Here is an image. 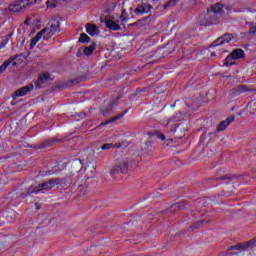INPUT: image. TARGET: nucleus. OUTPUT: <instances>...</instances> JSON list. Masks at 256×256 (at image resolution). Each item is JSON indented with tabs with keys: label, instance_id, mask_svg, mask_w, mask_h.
Returning <instances> with one entry per match:
<instances>
[{
	"label": "nucleus",
	"instance_id": "4468645a",
	"mask_svg": "<svg viewBox=\"0 0 256 256\" xmlns=\"http://www.w3.org/2000/svg\"><path fill=\"white\" fill-rule=\"evenodd\" d=\"M86 32L88 35H91L92 37L95 35H99V28L95 24H86Z\"/></svg>",
	"mask_w": 256,
	"mask_h": 256
},
{
	"label": "nucleus",
	"instance_id": "7ed1b4c3",
	"mask_svg": "<svg viewBox=\"0 0 256 256\" xmlns=\"http://www.w3.org/2000/svg\"><path fill=\"white\" fill-rule=\"evenodd\" d=\"M187 131H189V126L187 124V122H182L179 125H177L174 129V137L176 139H183V137H185V133H187Z\"/></svg>",
	"mask_w": 256,
	"mask_h": 256
},
{
	"label": "nucleus",
	"instance_id": "b1692460",
	"mask_svg": "<svg viewBox=\"0 0 256 256\" xmlns=\"http://www.w3.org/2000/svg\"><path fill=\"white\" fill-rule=\"evenodd\" d=\"M124 115L125 113H122L120 115L112 117L110 120L103 122L102 125H109V123H113V121H118V119H121V117H123Z\"/></svg>",
	"mask_w": 256,
	"mask_h": 256
},
{
	"label": "nucleus",
	"instance_id": "a19ab883",
	"mask_svg": "<svg viewBox=\"0 0 256 256\" xmlns=\"http://www.w3.org/2000/svg\"><path fill=\"white\" fill-rule=\"evenodd\" d=\"M115 105H117V103L112 102V103L110 104V106H109V109H113V107H115Z\"/></svg>",
	"mask_w": 256,
	"mask_h": 256
},
{
	"label": "nucleus",
	"instance_id": "4c0bfd02",
	"mask_svg": "<svg viewBox=\"0 0 256 256\" xmlns=\"http://www.w3.org/2000/svg\"><path fill=\"white\" fill-rule=\"evenodd\" d=\"M240 249H249V242L240 244Z\"/></svg>",
	"mask_w": 256,
	"mask_h": 256
},
{
	"label": "nucleus",
	"instance_id": "72a5a7b5",
	"mask_svg": "<svg viewBox=\"0 0 256 256\" xmlns=\"http://www.w3.org/2000/svg\"><path fill=\"white\" fill-rule=\"evenodd\" d=\"M248 247H249V249H255V247H256V240H250L248 242Z\"/></svg>",
	"mask_w": 256,
	"mask_h": 256
},
{
	"label": "nucleus",
	"instance_id": "f3484780",
	"mask_svg": "<svg viewBox=\"0 0 256 256\" xmlns=\"http://www.w3.org/2000/svg\"><path fill=\"white\" fill-rule=\"evenodd\" d=\"M42 37H43V39H45V34L41 30L40 32H38L36 34V36L34 38H32L31 43H30V49H33V47H35V45H37V43H39V41L41 40Z\"/></svg>",
	"mask_w": 256,
	"mask_h": 256
},
{
	"label": "nucleus",
	"instance_id": "39448f33",
	"mask_svg": "<svg viewBox=\"0 0 256 256\" xmlns=\"http://www.w3.org/2000/svg\"><path fill=\"white\" fill-rule=\"evenodd\" d=\"M39 191H51V187L49 185V181H43L41 184H38L35 187L28 188V195H31L33 193H39Z\"/></svg>",
	"mask_w": 256,
	"mask_h": 256
},
{
	"label": "nucleus",
	"instance_id": "9b49d317",
	"mask_svg": "<svg viewBox=\"0 0 256 256\" xmlns=\"http://www.w3.org/2000/svg\"><path fill=\"white\" fill-rule=\"evenodd\" d=\"M71 182L66 178H52L48 180V184L50 185V189L57 185H69Z\"/></svg>",
	"mask_w": 256,
	"mask_h": 256
},
{
	"label": "nucleus",
	"instance_id": "a18cd8bd",
	"mask_svg": "<svg viewBox=\"0 0 256 256\" xmlns=\"http://www.w3.org/2000/svg\"><path fill=\"white\" fill-rule=\"evenodd\" d=\"M215 55H217L215 52H212V53H211V56H212V57H215Z\"/></svg>",
	"mask_w": 256,
	"mask_h": 256
},
{
	"label": "nucleus",
	"instance_id": "a878e982",
	"mask_svg": "<svg viewBox=\"0 0 256 256\" xmlns=\"http://www.w3.org/2000/svg\"><path fill=\"white\" fill-rule=\"evenodd\" d=\"M40 1L41 0H22V3H24L25 7H29V5L39 3Z\"/></svg>",
	"mask_w": 256,
	"mask_h": 256
},
{
	"label": "nucleus",
	"instance_id": "473e14b6",
	"mask_svg": "<svg viewBox=\"0 0 256 256\" xmlns=\"http://www.w3.org/2000/svg\"><path fill=\"white\" fill-rule=\"evenodd\" d=\"M47 7H52L53 9L57 7V4L55 3L54 0H48L46 1Z\"/></svg>",
	"mask_w": 256,
	"mask_h": 256
},
{
	"label": "nucleus",
	"instance_id": "bb28decb",
	"mask_svg": "<svg viewBox=\"0 0 256 256\" xmlns=\"http://www.w3.org/2000/svg\"><path fill=\"white\" fill-rule=\"evenodd\" d=\"M11 37V34H9L6 38L2 39L0 41V49H3L7 43H9V38Z\"/></svg>",
	"mask_w": 256,
	"mask_h": 256
},
{
	"label": "nucleus",
	"instance_id": "c9c22d12",
	"mask_svg": "<svg viewBox=\"0 0 256 256\" xmlns=\"http://www.w3.org/2000/svg\"><path fill=\"white\" fill-rule=\"evenodd\" d=\"M17 59V56H14L13 58H10L9 61H11L10 65H12V67H16L17 66V62H14Z\"/></svg>",
	"mask_w": 256,
	"mask_h": 256
},
{
	"label": "nucleus",
	"instance_id": "79ce46f5",
	"mask_svg": "<svg viewBox=\"0 0 256 256\" xmlns=\"http://www.w3.org/2000/svg\"><path fill=\"white\" fill-rule=\"evenodd\" d=\"M31 21V19L30 18H27L25 21H24V24L25 25H29V22Z\"/></svg>",
	"mask_w": 256,
	"mask_h": 256
},
{
	"label": "nucleus",
	"instance_id": "58836bf2",
	"mask_svg": "<svg viewBox=\"0 0 256 256\" xmlns=\"http://www.w3.org/2000/svg\"><path fill=\"white\" fill-rule=\"evenodd\" d=\"M158 139H161V141H165V135L163 134H157Z\"/></svg>",
	"mask_w": 256,
	"mask_h": 256
},
{
	"label": "nucleus",
	"instance_id": "e433bc0d",
	"mask_svg": "<svg viewBox=\"0 0 256 256\" xmlns=\"http://www.w3.org/2000/svg\"><path fill=\"white\" fill-rule=\"evenodd\" d=\"M239 249H241V245L240 244H237L235 246H231L230 247L231 251H239Z\"/></svg>",
	"mask_w": 256,
	"mask_h": 256
},
{
	"label": "nucleus",
	"instance_id": "4be33fe9",
	"mask_svg": "<svg viewBox=\"0 0 256 256\" xmlns=\"http://www.w3.org/2000/svg\"><path fill=\"white\" fill-rule=\"evenodd\" d=\"M236 61L237 60L230 54L224 60V65H226V66L235 65Z\"/></svg>",
	"mask_w": 256,
	"mask_h": 256
},
{
	"label": "nucleus",
	"instance_id": "20e7f679",
	"mask_svg": "<svg viewBox=\"0 0 256 256\" xmlns=\"http://www.w3.org/2000/svg\"><path fill=\"white\" fill-rule=\"evenodd\" d=\"M198 21H199V24L203 25V26L217 25V23H219V18L209 16L207 14L206 15L202 14V15L199 16Z\"/></svg>",
	"mask_w": 256,
	"mask_h": 256
},
{
	"label": "nucleus",
	"instance_id": "2eb2a0df",
	"mask_svg": "<svg viewBox=\"0 0 256 256\" xmlns=\"http://www.w3.org/2000/svg\"><path fill=\"white\" fill-rule=\"evenodd\" d=\"M119 21L115 22L113 20H106L105 25L108 27V29H111V31H119L121 29V26L118 24Z\"/></svg>",
	"mask_w": 256,
	"mask_h": 256
},
{
	"label": "nucleus",
	"instance_id": "37998d69",
	"mask_svg": "<svg viewBox=\"0 0 256 256\" xmlns=\"http://www.w3.org/2000/svg\"><path fill=\"white\" fill-rule=\"evenodd\" d=\"M35 205H36V209H40L41 206L39 205V203H36Z\"/></svg>",
	"mask_w": 256,
	"mask_h": 256
},
{
	"label": "nucleus",
	"instance_id": "f03ea898",
	"mask_svg": "<svg viewBox=\"0 0 256 256\" xmlns=\"http://www.w3.org/2000/svg\"><path fill=\"white\" fill-rule=\"evenodd\" d=\"M129 171V160L127 158H121L116 160L112 169L110 170L111 177H115V175H120V173H127Z\"/></svg>",
	"mask_w": 256,
	"mask_h": 256
},
{
	"label": "nucleus",
	"instance_id": "7c9ffc66",
	"mask_svg": "<svg viewBox=\"0 0 256 256\" xmlns=\"http://www.w3.org/2000/svg\"><path fill=\"white\" fill-rule=\"evenodd\" d=\"M113 147H114L113 143H106V144L101 146V149H102V151H107V150H109V149H111Z\"/></svg>",
	"mask_w": 256,
	"mask_h": 256
},
{
	"label": "nucleus",
	"instance_id": "a211bd4d",
	"mask_svg": "<svg viewBox=\"0 0 256 256\" xmlns=\"http://www.w3.org/2000/svg\"><path fill=\"white\" fill-rule=\"evenodd\" d=\"M185 208V203L180 202V203H174L171 205L169 208V213H177V211H181V209Z\"/></svg>",
	"mask_w": 256,
	"mask_h": 256
},
{
	"label": "nucleus",
	"instance_id": "ddd939ff",
	"mask_svg": "<svg viewBox=\"0 0 256 256\" xmlns=\"http://www.w3.org/2000/svg\"><path fill=\"white\" fill-rule=\"evenodd\" d=\"M26 6L23 2V0H20L14 4H11L9 6V11H11L12 13H19V11H22V9H25Z\"/></svg>",
	"mask_w": 256,
	"mask_h": 256
},
{
	"label": "nucleus",
	"instance_id": "f704fd0d",
	"mask_svg": "<svg viewBox=\"0 0 256 256\" xmlns=\"http://www.w3.org/2000/svg\"><path fill=\"white\" fill-rule=\"evenodd\" d=\"M203 223H205V221L201 220V221H198L196 224H194L192 226L193 229H199V227H201V225H203Z\"/></svg>",
	"mask_w": 256,
	"mask_h": 256
},
{
	"label": "nucleus",
	"instance_id": "2f4dec72",
	"mask_svg": "<svg viewBox=\"0 0 256 256\" xmlns=\"http://www.w3.org/2000/svg\"><path fill=\"white\" fill-rule=\"evenodd\" d=\"M249 35H255L256 33V24H250V29L248 31Z\"/></svg>",
	"mask_w": 256,
	"mask_h": 256
},
{
	"label": "nucleus",
	"instance_id": "412c9836",
	"mask_svg": "<svg viewBox=\"0 0 256 256\" xmlns=\"http://www.w3.org/2000/svg\"><path fill=\"white\" fill-rule=\"evenodd\" d=\"M96 48H97V44L92 43L90 46L84 48V55L86 56L92 55Z\"/></svg>",
	"mask_w": 256,
	"mask_h": 256
},
{
	"label": "nucleus",
	"instance_id": "c756f323",
	"mask_svg": "<svg viewBox=\"0 0 256 256\" xmlns=\"http://www.w3.org/2000/svg\"><path fill=\"white\" fill-rule=\"evenodd\" d=\"M149 19H151V15L145 17V18L142 19V20H138L137 22H135V23H133V24H131V25H132V27H135V26H137V25H141V23H143V22H145V21H148Z\"/></svg>",
	"mask_w": 256,
	"mask_h": 256
},
{
	"label": "nucleus",
	"instance_id": "393cba45",
	"mask_svg": "<svg viewBox=\"0 0 256 256\" xmlns=\"http://www.w3.org/2000/svg\"><path fill=\"white\" fill-rule=\"evenodd\" d=\"M11 65V61L10 60H6L1 66H0V75L2 73H5V71L7 70V66Z\"/></svg>",
	"mask_w": 256,
	"mask_h": 256
},
{
	"label": "nucleus",
	"instance_id": "0eeeda50",
	"mask_svg": "<svg viewBox=\"0 0 256 256\" xmlns=\"http://www.w3.org/2000/svg\"><path fill=\"white\" fill-rule=\"evenodd\" d=\"M223 7H225L222 3H216L210 7V10H207L208 17H217L215 15H221L223 13Z\"/></svg>",
	"mask_w": 256,
	"mask_h": 256
},
{
	"label": "nucleus",
	"instance_id": "49530a36",
	"mask_svg": "<svg viewBox=\"0 0 256 256\" xmlns=\"http://www.w3.org/2000/svg\"><path fill=\"white\" fill-rule=\"evenodd\" d=\"M44 147H45V144H42V146L39 147V149H44Z\"/></svg>",
	"mask_w": 256,
	"mask_h": 256
},
{
	"label": "nucleus",
	"instance_id": "cd10ccee",
	"mask_svg": "<svg viewBox=\"0 0 256 256\" xmlns=\"http://www.w3.org/2000/svg\"><path fill=\"white\" fill-rule=\"evenodd\" d=\"M81 81H85V77L81 76L78 78H75L73 80H70L71 85H77V83H81Z\"/></svg>",
	"mask_w": 256,
	"mask_h": 256
},
{
	"label": "nucleus",
	"instance_id": "423d86ee",
	"mask_svg": "<svg viewBox=\"0 0 256 256\" xmlns=\"http://www.w3.org/2000/svg\"><path fill=\"white\" fill-rule=\"evenodd\" d=\"M233 37V34L225 33L212 43V47H219V45H225V43H230V41H233Z\"/></svg>",
	"mask_w": 256,
	"mask_h": 256
},
{
	"label": "nucleus",
	"instance_id": "9d476101",
	"mask_svg": "<svg viewBox=\"0 0 256 256\" xmlns=\"http://www.w3.org/2000/svg\"><path fill=\"white\" fill-rule=\"evenodd\" d=\"M233 121H235V116H230L226 120L220 122L216 128L217 133H221V131H225L227 127H229V125L233 123Z\"/></svg>",
	"mask_w": 256,
	"mask_h": 256
},
{
	"label": "nucleus",
	"instance_id": "6ab92c4d",
	"mask_svg": "<svg viewBox=\"0 0 256 256\" xmlns=\"http://www.w3.org/2000/svg\"><path fill=\"white\" fill-rule=\"evenodd\" d=\"M234 93L237 95H241V93H247V91L251 92L253 89H248L245 85H238L236 88L233 89Z\"/></svg>",
	"mask_w": 256,
	"mask_h": 256
},
{
	"label": "nucleus",
	"instance_id": "dca6fc26",
	"mask_svg": "<svg viewBox=\"0 0 256 256\" xmlns=\"http://www.w3.org/2000/svg\"><path fill=\"white\" fill-rule=\"evenodd\" d=\"M235 179H237L235 174H225L223 176L216 177L215 181H226V183H229V181H235Z\"/></svg>",
	"mask_w": 256,
	"mask_h": 256
},
{
	"label": "nucleus",
	"instance_id": "1a4fd4ad",
	"mask_svg": "<svg viewBox=\"0 0 256 256\" xmlns=\"http://www.w3.org/2000/svg\"><path fill=\"white\" fill-rule=\"evenodd\" d=\"M49 77H51V75L49 73L40 74L35 83L36 89H42V87H45V83H47V81H49Z\"/></svg>",
	"mask_w": 256,
	"mask_h": 256
},
{
	"label": "nucleus",
	"instance_id": "6e6552de",
	"mask_svg": "<svg viewBox=\"0 0 256 256\" xmlns=\"http://www.w3.org/2000/svg\"><path fill=\"white\" fill-rule=\"evenodd\" d=\"M151 9H153V6H151L148 3H143L138 5L135 10L134 13L136 15H145L146 13H149V11H151Z\"/></svg>",
	"mask_w": 256,
	"mask_h": 256
},
{
	"label": "nucleus",
	"instance_id": "5701e85b",
	"mask_svg": "<svg viewBox=\"0 0 256 256\" xmlns=\"http://www.w3.org/2000/svg\"><path fill=\"white\" fill-rule=\"evenodd\" d=\"M91 41V37H89L87 34L82 33L80 34L79 42L80 43H89Z\"/></svg>",
	"mask_w": 256,
	"mask_h": 256
},
{
	"label": "nucleus",
	"instance_id": "f8f14e48",
	"mask_svg": "<svg viewBox=\"0 0 256 256\" xmlns=\"http://www.w3.org/2000/svg\"><path fill=\"white\" fill-rule=\"evenodd\" d=\"M29 91H33V84L17 89L13 94V99L16 97H24L25 94L29 93Z\"/></svg>",
	"mask_w": 256,
	"mask_h": 256
},
{
	"label": "nucleus",
	"instance_id": "ea45409f",
	"mask_svg": "<svg viewBox=\"0 0 256 256\" xmlns=\"http://www.w3.org/2000/svg\"><path fill=\"white\" fill-rule=\"evenodd\" d=\"M190 5H197V0H190Z\"/></svg>",
	"mask_w": 256,
	"mask_h": 256
},
{
	"label": "nucleus",
	"instance_id": "09e8293b",
	"mask_svg": "<svg viewBox=\"0 0 256 256\" xmlns=\"http://www.w3.org/2000/svg\"><path fill=\"white\" fill-rule=\"evenodd\" d=\"M249 107H251V105L248 104V105H247V109H249Z\"/></svg>",
	"mask_w": 256,
	"mask_h": 256
},
{
	"label": "nucleus",
	"instance_id": "c03bdc74",
	"mask_svg": "<svg viewBox=\"0 0 256 256\" xmlns=\"http://www.w3.org/2000/svg\"><path fill=\"white\" fill-rule=\"evenodd\" d=\"M103 115H107V110L102 111Z\"/></svg>",
	"mask_w": 256,
	"mask_h": 256
},
{
	"label": "nucleus",
	"instance_id": "de8ad7c7",
	"mask_svg": "<svg viewBox=\"0 0 256 256\" xmlns=\"http://www.w3.org/2000/svg\"><path fill=\"white\" fill-rule=\"evenodd\" d=\"M115 147H116V149H119V147H121V144H118Z\"/></svg>",
	"mask_w": 256,
	"mask_h": 256
},
{
	"label": "nucleus",
	"instance_id": "f257e3e1",
	"mask_svg": "<svg viewBox=\"0 0 256 256\" xmlns=\"http://www.w3.org/2000/svg\"><path fill=\"white\" fill-rule=\"evenodd\" d=\"M59 31H61V18L58 16L52 18L47 26L42 29L44 39H51V37H53V35Z\"/></svg>",
	"mask_w": 256,
	"mask_h": 256
},
{
	"label": "nucleus",
	"instance_id": "aec40b11",
	"mask_svg": "<svg viewBox=\"0 0 256 256\" xmlns=\"http://www.w3.org/2000/svg\"><path fill=\"white\" fill-rule=\"evenodd\" d=\"M230 55L237 60V59H242V57L245 56V52L242 49L238 48V49H235Z\"/></svg>",
	"mask_w": 256,
	"mask_h": 256
},
{
	"label": "nucleus",
	"instance_id": "c85d7f7f",
	"mask_svg": "<svg viewBox=\"0 0 256 256\" xmlns=\"http://www.w3.org/2000/svg\"><path fill=\"white\" fill-rule=\"evenodd\" d=\"M127 19H129V17L127 16V12H125V10H122V15H120V21L123 25V23H125V21H127Z\"/></svg>",
	"mask_w": 256,
	"mask_h": 256
}]
</instances>
